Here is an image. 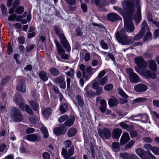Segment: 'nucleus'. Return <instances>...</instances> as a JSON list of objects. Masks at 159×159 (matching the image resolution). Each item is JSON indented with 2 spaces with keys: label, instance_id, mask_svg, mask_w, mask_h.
Returning a JSON list of instances; mask_svg holds the SVG:
<instances>
[{
  "label": "nucleus",
  "instance_id": "1",
  "mask_svg": "<svg viewBox=\"0 0 159 159\" xmlns=\"http://www.w3.org/2000/svg\"><path fill=\"white\" fill-rule=\"evenodd\" d=\"M134 30V26L131 20H125L124 28L120 31L116 32L115 35L117 41L122 45H130L133 43V41L131 37H128L126 31L131 33Z\"/></svg>",
  "mask_w": 159,
  "mask_h": 159
},
{
  "label": "nucleus",
  "instance_id": "2",
  "mask_svg": "<svg viewBox=\"0 0 159 159\" xmlns=\"http://www.w3.org/2000/svg\"><path fill=\"white\" fill-rule=\"evenodd\" d=\"M54 29L56 34L58 35L60 39L61 45L64 47L67 52L69 51L70 50V47L66 38L62 33V30L57 26H54Z\"/></svg>",
  "mask_w": 159,
  "mask_h": 159
},
{
  "label": "nucleus",
  "instance_id": "3",
  "mask_svg": "<svg viewBox=\"0 0 159 159\" xmlns=\"http://www.w3.org/2000/svg\"><path fill=\"white\" fill-rule=\"evenodd\" d=\"M10 115L12 120L15 122L21 121L23 120V115L18 109L13 107L10 111Z\"/></svg>",
  "mask_w": 159,
  "mask_h": 159
},
{
  "label": "nucleus",
  "instance_id": "4",
  "mask_svg": "<svg viewBox=\"0 0 159 159\" xmlns=\"http://www.w3.org/2000/svg\"><path fill=\"white\" fill-rule=\"evenodd\" d=\"M122 7L130 15L134 14V3L133 0H124L122 3Z\"/></svg>",
  "mask_w": 159,
  "mask_h": 159
},
{
  "label": "nucleus",
  "instance_id": "5",
  "mask_svg": "<svg viewBox=\"0 0 159 159\" xmlns=\"http://www.w3.org/2000/svg\"><path fill=\"white\" fill-rule=\"evenodd\" d=\"M148 30V26L146 21L144 20L142 25L141 30L134 37L132 40L133 42L134 41L138 40L141 39L143 36L144 33Z\"/></svg>",
  "mask_w": 159,
  "mask_h": 159
},
{
  "label": "nucleus",
  "instance_id": "6",
  "mask_svg": "<svg viewBox=\"0 0 159 159\" xmlns=\"http://www.w3.org/2000/svg\"><path fill=\"white\" fill-rule=\"evenodd\" d=\"M126 73L128 75L130 81L132 83H138L140 81L139 77L130 68L126 69Z\"/></svg>",
  "mask_w": 159,
  "mask_h": 159
},
{
  "label": "nucleus",
  "instance_id": "7",
  "mask_svg": "<svg viewBox=\"0 0 159 159\" xmlns=\"http://www.w3.org/2000/svg\"><path fill=\"white\" fill-rule=\"evenodd\" d=\"M98 133L100 137L103 139H108L111 137V131L106 128L99 129Z\"/></svg>",
  "mask_w": 159,
  "mask_h": 159
},
{
  "label": "nucleus",
  "instance_id": "8",
  "mask_svg": "<svg viewBox=\"0 0 159 159\" xmlns=\"http://www.w3.org/2000/svg\"><path fill=\"white\" fill-rule=\"evenodd\" d=\"M135 63L140 68L146 69L147 67V63L142 56H138L134 58Z\"/></svg>",
  "mask_w": 159,
  "mask_h": 159
},
{
  "label": "nucleus",
  "instance_id": "9",
  "mask_svg": "<svg viewBox=\"0 0 159 159\" xmlns=\"http://www.w3.org/2000/svg\"><path fill=\"white\" fill-rule=\"evenodd\" d=\"M74 152V148L73 147H71L67 151V149L63 148L61 151V154L63 156L65 159H76L73 157L69 158L72 155Z\"/></svg>",
  "mask_w": 159,
  "mask_h": 159
},
{
  "label": "nucleus",
  "instance_id": "10",
  "mask_svg": "<svg viewBox=\"0 0 159 159\" xmlns=\"http://www.w3.org/2000/svg\"><path fill=\"white\" fill-rule=\"evenodd\" d=\"M14 100L16 104L19 105L20 110L22 111L25 110V105L23 103L22 96L19 95L18 93H16L14 96Z\"/></svg>",
  "mask_w": 159,
  "mask_h": 159
},
{
  "label": "nucleus",
  "instance_id": "11",
  "mask_svg": "<svg viewBox=\"0 0 159 159\" xmlns=\"http://www.w3.org/2000/svg\"><path fill=\"white\" fill-rule=\"evenodd\" d=\"M142 70V74L143 76L147 79L149 78L155 79L156 77V73L151 72L149 70L144 69Z\"/></svg>",
  "mask_w": 159,
  "mask_h": 159
},
{
  "label": "nucleus",
  "instance_id": "12",
  "mask_svg": "<svg viewBox=\"0 0 159 159\" xmlns=\"http://www.w3.org/2000/svg\"><path fill=\"white\" fill-rule=\"evenodd\" d=\"M66 128L64 125H61L59 127L55 128L53 129L54 133L57 135H59L60 134H64L67 131Z\"/></svg>",
  "mask_w": 159,
  "mask_h": 159
},
{
  "label": "nucleus",
  "instance_id": "13",
  "mask_svg": "<svg viewBox=\"0 0 159 159\" xmlns=\"http://www.w3.org/2000/svg\"><path fill=\"white\" fill-rule=\"evenodd\" d=\"M107 18L108 20L111 22H115L121 19L120 17L117 14L113 12L108 14Z\"/></svg>",
  "mask_w": 159,
  "mask_h": 159
},
{
  "label": "nucleus",
  "instance_id": "14",
  "mask_svg": "<svg viewBox=\"0 0 159 159\" xmlns=\"http://www.w3.org/2000/svg\"><path fill=\"white\" fill-rule=\"evenodd\" d=\"M27 139L31 142H39L41 139V136L38 134H29L26 137Z\"/></svg>",
  "mask_w": 159,
  "mask_h": 159
},
{
  "label": "nucleus",
  "instance_id": "15",
  "mask_svg": "<svg viewBox=\"0 0 159 159\" xmlns=\"http://www.w3.org/2000/svg\"><path fill=\"white\" fill-rule=\"evenodd\" d=\"M53 81L56 83L59 84L61 88L65 89L66 87V84L65 78L61 76H60L55 79Z\"/></svg>",
  "mask_w": 159,
  "mask_h": 159
},
{
  "label": "nucleus",
  "instance_id": "16",
  "mask_svg": "<svg viewBox=\"0 0 159 159\" xmlns=\"http://www.w3.org/2000/svg\"><path fill=\"white\" fill-rule=\"evenodd\" d=\"M16 89L23 93H25L26 92V86L24 80H20V82L16 87Z\"/></svg>",
  "mask_w": 159,
  "mask_h": 159
},
{
  "label": "nucleus",
  "instance_id": "17",
  "mask_svg": "<svg viewBox=\"0 0 159 159\" xmlns=\"http://www.w3.org/2000/svg\"><path fill=\"white\" fill-rule=\"evenodd\" d=\"M147 86L145 84H140L135 85L134 87V90L138 92H142L146 91Z\"/></svg>",
  "mask_w": 159,
  "mask_h": 159
},
{
  "label": "nucleus",
  "instance_id": "18",
  "mask_svg": "<svg viewBox=\"0 0 159 159\" xmlns=\"http://www.w3.org/2000/svg\"><path fill=\"white\" fill-rule=\"evenodd\" d=\"M135 151L136 154L139 155L141 159H151L148 157L145 156L146 152L143 149L141 148H137L135 150Z\"/></svg>",
  "mask_w": 159,
  "mask_h": 159
},
{
  "label": "nucleus",
  "instance_id": "19",
  "mask_svg": "<svg viewBox=\"0 0 159 159\" xmlns=\"http://www.w3.org/2000/svg\"><path fill=\"white\" fill-rule=\"evenodd\" d=\"M130 137L129 134L125 133L122 134L120 141V144L123 145L130 140Z\"/></svg>",
  "mask_w": 159,
  "mask_h": 159
},
{
  "label": "nucleus",
  "instance_id": "20",
  "mask_svg": "<svg viewBox=\"0 0 159 159\" xmlns=\"http://www.w3.org/2000/svg\"><path fill=\"white\" fill-rule=\"evenodd\" d=\"M80 68L82 71V74L83 77L88 80L91 77L90 74H86L85 70V66L84 64H81L80 66Z\"/></svg>",
  "mask_w": 159,
  "mask_h": 159
},
{
  "label": "nucleus",
  "instance_id": "21",
  "mask_svg": "<svg viewBox=\"0 0 159 159\" xmlns=\"http://www.w3.org/2000/svg\"><path fill=\"white\" fill-rule=\"evenodd\" d=\"M147 64H148V67L149 69L154 72L157 70V66L155 61L152 60H150L147 61Z\"/></svg>",
  "mask_w": 159,
  "mask_h": 159
},
{
  "label": "nucleus",
  "instance_id": "22",
  "mask_svg": "<svg viewBox=\"0 0 159 159\" xmlns=\"http://www.w3.org/2000/svg\"><path fill=\"white\" fill-rule=\"evenodd\" d=\"M122 130L119 128H116L113 130L112 137L113 139H119Z\"/></svg>",
  "mask_w": 159,
  "mask_h": 159
},
{
  "label": "nucleus",
  "instance_id": "23",
  "mask_svg": "<svg viewBox=\"0 0 159 159\" xmlns=\"http://www.w3.org/2000/svg\"><path fill=\"white\" fill-rule=\"evenodd\" d=\"M119 125L121 128L128 131L133 129L134 126L131 125H128L124 122H122L119 124Z\"/></svg>",
  "mask_w": 159,
  "mask_h": 159
},
{
  "label": "nucleus",
  "instance_id": "24",
  "mask_svg": "<svg viewBox=\"0 0 159 159\" xmlns=\"http://www.w3.org/2000/svg\"><path fill=\"white\" fill-rule=\"evenodd\" d=\"M101 104L99 109L101 112L104 113L106 110L107 103L106 101L104 99L102 100L100 102Z\"/></svg>",
  "mask_w": 159,
  "mask_h": 159
},
{
  "label": "nucleus",
  "instance_id": "25",
  "mask_svg": "<svg viewBox=\"0 0 159 159\" xmlns=\"http://www.w3.org/2000/svg\"><path fill=\"white\" fill-rule=\"evenodd\" d=\"M39 76L40 79L44 81H46L48 80V77L47 73L44 71H40L39 74Z\"/></svg>",
  "mask_w": 159,
  "mask_h": 159
},
{
  "label": "nucleus",
  "instance_id": "26",
  "mask_svg": "<svg viewBox=\"0 0 159 159\" xmlns=\"http://www.w3.org/2000/svg\"><path fill=\"white\" fill-rule=\"evenodd\" d=\"M124 159H138V158L135 154L125 153L123 156Z\"/></svg>",
  "mask_w": 159,
  "mask_h": 159
},
{
  "label": "nucleus",
  "instance_id": "27",
  "mask_svg": "<svg viewBox=\"0 0 159 159\" xmlns=\"http://www.w3.org/2000/svg\"><path fill=\"white\" fill-rule=\"evenodd\" d=\"M108 102L110 106L113 107L117 105L118 103V102L115 98L112 97L109 99Z\"/></svg>",
  "mask_w": 159,
  "mask_h": 159
},
{
  "label": "nucleus",
  "instance_id": "28",
  "mask_svg": "<svg viewBox=\"0 0 159 159\" xmlns=\"http://www.w3.org/2000/svg\"><path fill=\"white\" fill-rule=\"evenodd\" d=\"M147 33L145 35L143 39V42H147L150 41L152 39V34L149 31V27H148V30L145 32Z\"/></svg>",
  "mask_w": 159,
  "mask_h": 159
},
{
  "label": "nucleus",
  "instance_id": "29",
  "mask_svg": "<svg viewBox=\"0 0 159 159\" xmlns=\"http://www.w3.org/2000/svg\"><path fill=\"white\" fill-rule=\"evenodd\" d=\"M100 79H98L99 82L100 84L102 86H103L107 82L108 80V77L107 76H105L103 78H100Z\"/></svg>",
  "mask_w": 159,
  "mask_h": 159
},
{
  "label": "nucleus",
  "instance_id": "30",
  "mask_svg": "<svg viewBox=\"0 0 159 159\" xmlns=\"http://www.w3.org/2000/svg\"><path fill=\"white\" fill-rule=\"evenodd\" d=\"M120 145L117 142H114L112 144L111 148L114 152H117L120 151Z\"/></svg>",
  "mask_w": 159,
  "mask_h": 159
},
{
  "label": "nucleus",
  "instance_id": "31",
  "mask_svg": "<svg viewBox=\"0 0 159 159\" xmlns=\"http://www.w3.org/2000/svg\"><path fill=\"white\" fill-rule=\"evenodd\" d=\"M55 44L57 47V52L59 54L61 55L62 53L65 52V50L58 42L56 41Z\"/></svg>",
  "mask_w": 159,
  "mask_h": 159
},
{
  "label": "nucleus",
  "instance_id": "32",
  "mask_svg": "<svg viewBox=\"0 0 159 159\" xmlns=\"http://www.w3.org/2000/svg\"><path fill=\"white\" fill-rule=\"evenodd\" d=\"M30 105L34 111H37L39 110L38 104L33 100L29 102Z\"/></svg>",
  "mask_w": 159,
  "mask_h": 159
},
{
  "label": "nucleus",
  "instance_id": "33",
  "mask_svg": "<svg viewBox=\"0 0 159 159\" xmlns=\"http://www.w3.org/2000/svg\"><path fill=\"white\" fill-rule=\"evenodd\" d=\"M75 120V118L72 117L67 119V120L62 125L66 126H71L74 123Z\"/></svg>",
  "mask_w": 159,
  "mask_h": 159
},
{
  "label": "nucleus",
  "instance_id": "34",
  "mask_svg": "<svg viewBox=\"0 0 159 159\" xmlns=\"http://www.w3.org/2000/svg\"><path fill=\"white\" fill-rule=\"evenodd\" d=\"M77 131L75 128L73 127L70 128L67 132V135L69 137L74 136L76 133Z\"/></svg>",
  "mask_w": 159,
  "mask_h": 159
},
{
  "label": "nucleus",
  "instance_id": "35",
  "mask_svg": "<svg viewBox=\"0 0 159 159\" xmlns=\"http://www.w3.org/2000/svg\"><path fill=\"white\" fill-rule=\"evenodd\" d=\"M68 106L66 103L61 105L60 107V110L61 114L65 113L67 110Z\"/></svg>",
  "mask_w": 159,
  "mask_h": 159
},
{
  "label": "nucleus",
  "instance_id": "36",
  "mask_svg": "<svg viewBox=\"0 0 159 159\" xmlns=\"http://www.w3.org/2000/svg\"><path fill=\"white\" fill-rule=\"evenodd\" d=\"M76 100L77 101L78 104L81 107L83 106L84 103L83 99L79 95L76 96Z\"/></svg>",
  "mask_w": 159,
  "mask_h": 159
},
{
  "label": "nucleus",
  "instance_id": "37",
  "mask_svg": "<svg viewBox=\"0 0 159 159\" xmlns=\"http://www.w3.org/2000/svg\"><path fill=\"white\" fill-rule=\"evenodd\" d=\"M40 130L43 135V137L44 138H47L48 136V133L47 128L44 126L40 128Z\"/></svg>",
  "mask_w": 159,
  "mask_h": 159
},
{
  "label": "nucleus",
  "instance_id": "38",
  "mask_svg": "<svg viewBox=\"0 0 159 159\" xmlns=\"http://www.w3.org/2000/svg\"><path fill=\"white\" fill-rule=\"evenodd\" d=\"M52 110L50 108H48L44 110L42 112L43 115L45 116H47L51 115Z\"/></svg>",
  "mask_w": 159,
  "mask_h": 159
},
{
  "label": "nucleus",
  "instance_id": "39",
  "mask_svg": "<svg viewBox=\"0 0 159 159\" xmlns=\"http://www.w3.org/2000/svg\"><path fill=\"white\" fill-rule=\"evenodd\" d=\"M117 91L118 93L122 97L127 98H128V96L121 88H118L117 89Z\"/></svg>",
  "mask_w": 159,
  "mask_h": 159
},
{
  "label": "nucleus",
  "instance_id": "40",
  "mask_svg": "<svg viewBox=\"0 0 159 159\" xmlns=\"http://www.w3.org/2000/svg\"><path fill=\"white\" fill-rule=\"evenodd\" d=\"M1 10H2V16H5L7 15V8L5 5L4 4H1L0 6Z\"/></svg>",
  "mask_w": 159,
  "mask_h": 159
},
{
  "label": "nucleus",
  "instance_id": "41",
  "mask_svg": "<svg viewBox=\"0 0 159 159\" xmlns=\"http://www.w3.org/2000/svg\"><path fill=\"white\" fill-rule=\"evenodd\" d=\"M24 11V8L22 6H19L17 7L15 10V12L18 14H21Z\"/></svg>",
  "mask_w": 159,
  "mask_h": 159
},
{
  "label": "nucleus",
  "instance_id": "42",
  "mask_svg": "<svg viewBox=\"0 0 159 159\" xmlns=\"http://www.w3.org/2000/svg\"><path fill=\"white\" fill-rule=\"evenodd\" d=\"M51 74L54 76L58 75L59 74V71L58 70L55 68H51L50 69Z\"/></svg>",
  "mask_w": 159,
  "mask_h": 159
},
{
  "label": "nucleus",
  "instance_id": "43",
  "mask_svg": "<svg viewBox=\"0 0 159 159\" xmlns=\"http://www.w3.org/2000/svg\"><path fill=\"white\" fill-rule=\"evenodd\" d=\"M135 141L134 140H131L125 146V148L126 150H128L131 148L134 145Z\"/></svg>",
  "mask_w": 159,
  "mask_h": 159
},
{
  "label": "nucleus",
  "instance_id": "44",
  "mask_svg": "<svg viewBox=\"0 0 159 159\" xmlns=\"http://www.w3.org/2000/svg\"><path fill=\"white\" fill-rule=\"evenodd\" d=\"M68 116L66 115H64L61 116L58 119V121L59 123H62L67 119Z\"/></svg>",
  "mask_w": 159,
  "mask_h": 159
},
{
  "label": "nucleus",
  "instance_id": "45",
  "mask_svg": "<svg viewBox=\"0 0 159 159\" xmlns=\"http://www.w3.org/2000/svg\"><path fill=\"white\" fill-rule=\"evenodd\" d=\"M96 81H98V79L95 80V79L93 81V82L92 85L93 88L95 89H97L98 87H100L99 85L100 84H99V82H98Z\"/></svg>",
  "mask_w": 159,
  "mask_h": 159
},
{
  "label": "nucleus",
  "instance_id": "46",
  "mask_svg": "<svg viewBox=\"0 0 159 159\" xmlns=\"http://www.w3.org/2000/svg\"><path fill=\"white\" fill-rule=\"evenodd\" d=\"M140 114H139L137 115H132L129 117V119L137 121L140 120Z\"/></svg>",
  "mask_w": 159,
  "mask_h": 159
},
{
  "label": "nucleus",
  "instance_id": "47",
  "mask_svg": "<svg viewBox=\"0 0 159 159\" xmlns=\"http://www.w3.org/2000/svg\"><path fill=\"white\" fill-rule=\"evenodd\" d=\"M84 90L86 92L87 96L88 97L91 98L93 95V91L91 90H88L87 87L85 88Z\"/></svg>",
  "mask_w": 159,
  "mask_h": 159
},
{
  "label": "nucleus",
  "instance_id": "48",
  "mask_svg": "<svg viewBox=\"0 0 159 159\" xmlns=\"http://www.w3.org/2000/svg\"><path fill=\"white\" fill-rule=\"evenodd\" d=\"M106 73V70H104L101 71L98 73V76L95 79V80L102 78Z\"/></svg>",
  "mask_w": 159,
  "mask_h": 159
},
{
  "label": "nucleus",
  "instance_id": "49",
  "mask_svg": "<svg viewBox=\"0 0 159 159\" xmlns=\"http://www.w3.org/2000/svg\"><path fill=\"white\" fill-rule=\"evenodd\" d=\"M25 110L28 114L30 115H32L33 114V111L28 105H25Z\"/></svg>",
  "mask_w": 159,
  "mask_h": 159
},
{
  "label": "nucleus",
  "instance_id": "50",
  "mask_svg": "<svg viewBox=\"0 0 159 159\" xmlns=\"http://www.w3.org/2000/svg\"><path fill=\"white\" fill-rule=\"evenodd\" d=\"M140 117V120L141 119L143 120V121L144 122H146L149 119V117L148 115L146 114H141Z\"/></svg>",
  "mask_w": 159,
  "mask_h": 159
},
{
  "label": "nucleus",
  "instance_id": "51",
  "mask_svg": "<svg viewBox=\"0 0 159 159\" xmlns=\"http://www.w3.org/2000/svg\"><path fill=\"white\" fill-rule=\"evenodd\" d=\"M113 88V84H108L106 85L104 87V89L107 91L111 90Z\"/></svg>",
  "mask_w": 159,
  "mask_h": 159
},
{
  "label": "nucleus",
  "instance_id": "52",
  "mask_svg": "<svg viewBox=\"0 0 159 159\" xmlns=\"http://www.w3.org/2000/svg\"><path fill=\"white\" fill-rule=\"evenodd\" d=\"M65 74L67 76L71 77L73 78L74 74V71L73 69L71 68L69 71L66 72Z\"/></svg>",
  "mask_w": 159,
  "mask_h": 159
},
{
  "label": "nucleus",
  "instance_id": "53",
  "mask_svg": "<svg viewBox=\"0 0 159 159\" xmlns=\"http://www.w3.org/2000/svg\"><path fill=\"white\" fill-rule=\"evenodd\" d=\"M35 45L33 44L29 45L27 46L25 48L26 52H29L34 47Z\"/></svg>",
  "mask_w": 159,
  "mask_h": 159
},
{
  "label": "nucleus",
  "instance_id": "54",
  "mask_svg": "<svg viewBox=\"0 0 159 159\" xmlns=\"http://www.w3.org/2000/svg\"><path fill=\"white\" fill-rule=\"evenodd\" d=\"M152 151L156 155H159V148L153 147L152 148Z\"/></svg>",
  "mask_w": 159,
  "mask_h": 159
},
{
  "label": "nucleus",
  "instance_id": "55",
  "mask_svg": "<svg viewBox=\"0 0 159 159\" xmlns=\"http://www.w3.org/2000/svg\"><path fill=\"white\" fill-rule=\"evenodd\" d=\"M137 12L136 14L137 16V17L136 19H138L140 21L141 19V10L140 7H138L137 9Z\"/></svg>",
  "mask_w": 159,
  "mask_h": 159
},
{
  "label": "nucleus",
  "instance_id": "56",
  "mask_svg": "<svg viewBox=\"0 0 159 159\" xmlns=\"http://www.w3.org/2000/svg\"><path fill=\"white\" fill-rule=\"evenodd\" d=\"M132 130L133 129L128 131L130 132L131 137V138H134L137 136L138 133L136 131Z\"/></svg>",
  "mask_w": 159,
  "mask_h": 159
},
{
  "label": "nucleus",
  "instance_id": "57",
  "mask_svg": "<svg viewBox=\"0 0 159 159\" xmlns=\"http://www.w3.org/2000/svg\"><path fill=\"white\" fill-rule=\"evenodd\" d=\"M100 44L102 47L104 49H107L108 48V46L102 40L100 42Z\"/></svg>",
  "mask_w": 159,
  "mask_h": 159
},
{
  "label": "nucleus",
  "instance_id": "58",
  "mask_svg": "<svg viewBox=\"0 0 159 159\" xmlns=\"http://www.w3.org/2000/svg\"><path fill=\"white\" fill-rule=\"evenodd\" d=\"M147 100V98H136L134 100V101L136 102H143Z\"/></svg>",
  "mask_w": 159,
  "mask_h": 159
},
{
  "label": "nucleus",
  "instance_id": "59",
  "mask_svg": "<svg viewBox=\"0 0 159 159\" xmlns=\"http://www.w3.org/2000/svg\"><path fill=\"white\" fill-rule=\"evenodd\" d=\"M113 8L114 9L117 11L120 14L122 15L123 14V10L122 8L116 6H114Z\"/></svg>",
  "mask_w": 159,
  "mask_h": 159
},
{
  "label": "nucleus",
  "instance_id": "60",
  "mask_svg": "<svg viewBox=\"0 0 159 159\" xmlns=\"http://www.w3.org/2000/svg\"><path fill=\"white\" fill-rule=\"evenodd\" d=\"M93 69L90 66L87 67L86 68V74H90L91 76L92 75L91 72L93 71Z\"/></svg>",
  "mask_w": 159,
  "mask_h": 159
},
{
  "label": "nucleus",
  "instance_id": "61",
  "mask_svg": "<svg viewBox=\"0 0 159 159\" xmlns=\"http://www.w3.org/2000/svg\"><path fill=\"white\" fill-rule=\"evenodd\" d=\"M42 157L43 159H49L50 157L49 154L46 152H44L43 154Z\"/></svg>",
  "mask_w": 159,
  "mask_h": 159
},
{
  "label": "nucleus",
  "instance_id": "62",
  "mask_svg": "<svg viewBox=\"0 0 159 159\" xmlns=\"http://www.w3.org/2000/svg\"><path fill=\"white\" fill-rule=\"evenodd\" d=\"M143 148H145V149L148 150L147 151H149L150 150H152V146L149 144H144L143 145Z\"/></svg>",
  "mask_w": 159,
  "mask_h": 159
},
{
  "label": "nucleus",
  "instance_id": "63",
  "mask_svg": "<svg viewBox=\"0 0 159 159\" xmlns=\"http://www.w3.org/2000/svg\"><path fill=\"white\" fill-rule=\"evenodd\" d=\"M18 40L19 43L23 44L25 42V39L24 37L21 36L18 37Z\"/></svg>",
  "mask_w": 159,
  "mask_h": 159
},
{
  "label": "nucleus",
  "instance_id": "64",
  "mask_svg": "<svg viewBox=\"0 0 159 159\" xmlns=\"http://www.w3.org/2000/svg\"><path fill=\"white\" fill-rule=\"evenodd\" d=\"M95 90H96V95H99L102 93L103 89L102 87H99Z\"/></svg>",
  "mask_w": 159,
  "mask_h": 159
}]
</instances>
